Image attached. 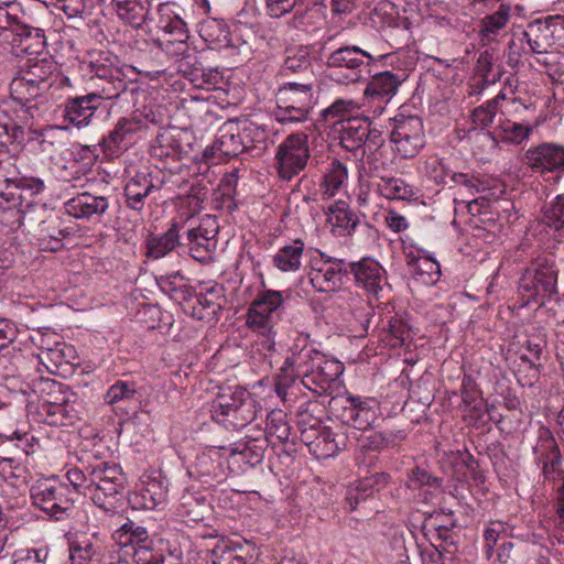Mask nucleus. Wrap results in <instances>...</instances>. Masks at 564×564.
<instances>
[{
    "label": "nucleus",
    "mask_w": 564,
    "mask_h": 564,
    "mask_svg": "<svg viewBox=\"0 0 564 564\" xmlns=\"http://www.w3.org/2000/svg\"><path fill=\"white\" fill-rule=\"evenodd\" d=\"M343 365L328 359L308 343L307 336L300 335L290 348V355L275 379V392L284 401L296 397L300 386L316 395L328 393L332 384L343 373Z\"/></svg>",
    "instance_id": "obj_1"
},
{
    "label": "nucleus",
    "mask_w": 564,
    "mask_h": 564,
    "mask_svg": "<svg viewBox=\"0 0 564 564\" xmlns=\"http://www.w3.org/2000/svg\"><path fill=\"white\" fill-rule=\"evenodd\" d=\"M262 286L246 312L245 324L249 330L259 336L258 345L261 346L264 356H268L275 352V325L280 319L281 308L289 296V291L267 289L264 283Z\"/></svg>",
    "instance_id": "obj_2"
},
{
    "label": "nucleus",
    "mask_w": 564,
    "mask_h": 564,
    "mask_svg": "<svg viewBox=\"0 0 564 564\" xmlns=\"http://www.w3.org/2000/svg\"><path fill=\"white\" fill-rule=\"evenodd\" d=\"M212 417L226 429H241L257 416L256 402L248 390L220 388L210 405Z\"/></svg>",
    "instance_id": "obj_3"
},
{
    "label": "nucleus",
    "mask_w": 564,
    "mask_h": 564,
    "mask_svg": "<svg viewBox=\"0 0 564 564\" xmlns=\"http://www.w3.org/2000/svg\"><path fill=\"white\" fill-rule=\"evenodd\" d=\"M82 69L106 99L118 98L127 89L122 65L109 51H93L82 62Z\"/></svg>",
    "instance_id": "obj_4"
},
{
    "label": "nucleus",
    "mask_w": 564,
    "mask_h": 564,
    "mask_svg": "<svg viewBox=\"0 0 564 564\" xmlns=\"http://www.w3.org/2000/svg\"><path fill=\"white\" fill-rule=\"evenodd\" d=\"M90 488L86 492L98 508L115 512L124 500L126 479L117 464L99 462L91 465Z\"/></svg>",
    "instance_id": "obj_5"
},
{
    "label": "nucleus",
    "mask_w": 564,
    "mask_h": 564,
    "mask_svg": "<svg viewBox=\"0 0 564 564\" xmlns=\"http://www.w3.org/2000/svg\"><path fill=\"white\" fill-rule=\"evenodd\" d=\"M161 122L162 113L159 109L151 105L144 106L142 109H135L130 117L120 118L113 129L101 139L99 145L105 155L120 156L132 143L135 134Z\"/></svg>",
    "instance_id": "obj_6"
},
{
    "label": "nucleus",
    "mask_w": 564,
    "mask_h": 564,
    "mask_svg": "<svg viewBox=\"0 0 564 564\" xmlns=\"http://www.w3.org/2000/svg\"><path fill=\"white\" fill-rule=\"evenodd\" d=\"M176 4L166 2L158 8L156 29L163 32L162 37L153 40L154 45L172 58H185L189 53L187 42L189 35L186 23L175 10Z\"/></svg>",
    "instance_id": "obj_7"
},
{
    "label": "nucleus",
    "mask_w": 564,
    "mask_h": 564,
    "mask_svg": "<svg viewBox=\"0 0 564 564\" xmlns=\"http://www.w3.org/2000/svg\"><path fill=\"white\" fill-rule=\"evenodd\" d=\"M389 56V54H384L375 57L359 46L348 45L332 52L327 56L326 65L332 72L330 77L333 79L348 84L358 82L364 70L370 72V65Z\"/></svg>",
    "instance_id": "obj_8"
},
{
    "label": "nucleus",
    "mask_w": 564,
    "mask_h": 564,
    "mask_svg": "<svg viewBox=\"0 0 564 564\" xmlns=\"http://www.w3.org/2000/svg\"><path fill=\"white\" fill-rule=\"evenodd\" d=\"M122 555L135 564H163V554L148 530L133 521L123 523L113 534Z\"/></svg>",
    "instance_id": "obj_9"
},
{
    "label": "nucleus",
    "mask_w": 564,
    "mask_h": 564,
    "mask_svg": "<svg viewBox=\"0 0 564 564\" xmlns=\"http://www.w3.org/2000/svg\"><path fill=\"white\" fill-rule=\"evenodd\" d=\"M311 158L308 135L296 132L288 135L276 148L274 160L279 178L290 182L307 166Z\"/></svg>",
    "instance_id": "obj_10"
},
{
    "label": "nucleus",
    "mask_w": 564,
    "mask_h": 564,
    "mask_svg": "<svg viewBox=\"0 0 564 564\" xmlns=\"http://www.w3.org/2000/svg\"><path fill=\"white\" fill-rule=\"evenodd\" d=\"M31 499L35 507L56 520L68 517L74 507L68 486L58 480L37 481L31 487Z\"/></svg>",
    "instance_id": "obj_11"
},
{
    "label": "nucleus",
    "mask_w": 564,
    "mask_h": 564,
    "mask_svg": "<svg viewBox=\"0 0 564 564\" xmlns=\"http://www.w3.org/2000/svg\"><path fill=\"white\" fill-rule=\"evenodd\" d=\"M319 253L321 258H313L310 261L308 281L318 293L336 292L344 284L347 274L346 262L324 252Z\"/></svg>",
    "instance_id": "obj_12"
},
{
    "label": "nucleus",
    "mask_w": 564,
    "mask_h": 564,
    "mask_svg": "<svg viewBox=\"0 0 564 564\" xmlns=\"http://www.w3.org/2000/svg\"><path fill=\"white\" fill-rule=\"evenodd\" d=\"M391 141L402 158H413L424 145L423 122L414 115L398 113L393 118Z\"/></svg>",
    "instance_id": "obj_13"
},
{
    "label": "nucleus",
    "mask_w": 564,
    "mask_h": 564,
    "mask_svg": "<svg viewBox=\"0 0 564 564\" xmlns=\"http://www.w3.org/2000/svg\"><path fill=\"white\" fill-rule=\"evenodd\" d=\"M557 270L552 260H538L522 274L519 288L531 299H546L556 293Z\"/></svg>",
    "instance_id": "obj_14"
},
{
    "label": "nucleus",
    "mask_w": 564,
    "mask_h": 564,
    "mask_svg": "<svg viewBox=\"0 0 564 564\" xmlns=\"http://www.w3.org/2000/svg\"><path fill=\"white\" fill-rule=\"evenodd\" d=\"M522 163L535 174L550 173L558 178L564 175V145L543 142L531 147L524 152Z\"/></svg>",
    "instance_id": "obj_15"
},
{
    "label": "nucleus",
    "mask_w": 564,
    "mask_h": 564,
    "mask_svg": "<svg viewBox=\"0 0 564 564\" xmlns=\"http://www.w3.org/2000/svg\"><path fill=\"white\" fill-rule=\"evenodd\" d=\"M218 226L216 219L204 217L197 227L187 230L189 253L198 262H207L212 259L217 245Z\"/></svg>",
    "instance_id": "obj_16"
},
{
    "label": "nucleus",
    "mask_w": 564,
    "mask_h": 564,
    "mask_svg": "<svg viewBox=\"0 0 564 564\" xmlns=\"http://www.w3.org/2000/svg\"><path fill=\"white\" fill-rule=\"evenodd\" d=\"M45 188L43 180L37 177H21L9 180L0 173V198L6 203L24 206L26 202H34L33 197Z\"/></svg>",
    "instance_id": "obj_17"
},
{
    "label": "nucleus",
    "mask_w": 564,
    "mask_h": 564,
    "mask_svg": "<svg viewBox=\"0 0 564 564\" xmlns=\"http://www.w3.org/2000/svg\"><path fill=\"white\" fill-rule=\"evenodd\" d=\"M165 185V178L153 173H137L124 186V197L127 207L141 212L145 206V199L154 191L161 189Z\"/></svg>",
    "instance_id": "obj_18"
},
{
    "label": "nucleus",
    "mask_w": 564,
    "mask_h": 564,
    "mask_svg": "<svg viewBox=\"0 0 564 564\" xmlns=\"http://www.w3.org/2000/svg\"><path fill=\"white\" fill-rule=\"evenodd\" d=\"M349 269L356 284L373 296L378 297L383 288L388 285L386 270L375 259L362 258L357 262H350Z\"/></svg>",
    "instance_id": "obj_19"
},
{
    "label": "nucleus",
    "mask_w": 564,
    "mask_h": 564,
    "mask_svg": "<svg viewBox=\"0 0 564 564\" xmlns=\"http://www.w3.org/2000/svg\"><path fill=\"white\" fill-rule=\"evenodd\" d=\"M247 151V145L242 143L238 120H228L219 129L213 145L205 150L207 158L219 155L221 158H236Z\"/></svg>",
    "instance_id": "obj_20"
},
{
    "label": "nucleus",
    "mask_w": 564,
    "mask_h": 564,
    "mask_svg": "<svg viewBox=\"0 0 564 564\" xmlns=\"http://www.w3.org/2000/svg\"><path fill=\"white\" fill-rule=\"evenodd\" d=\"M104 99L106 97L96 91L69 98L64 106V119L79 129L87 127Z\"/></svg>",
    "instance_id": "obj_21"
},
{
    "label": "nucleus",
    "mask_w": 564,
    "mask_h": 564,
    "mask_svg": "<svg viewBox=\"0 0 564 564\" xmlns=\"http://www.w3.org/2000/svg\"><path fill=\"white\" fill-rule=\"evenodd\" d=\"M32 390L41 399L40 410L58 404L76 403L77 394L67 386L51 378L39 377L32 381Z\"/></svg>",
    "instance_id": "obj_22"
},
{
    "label": "nucleus",
    "mask_w": 564,
    "mask_h": 564,
    "mask_svg": "<svg viewBox=\"0 0 564 564\" xmlns=\"http://www.w3.org/2000/svg\"><path fill=\"white\" fill-rule=\"evenodd\" d=\"M302 442L317 459L334 457L340 452L341 446L345 445L343 437L338 441L334 432L324 425L316 432L310 430L304 432Z\"/></svg>",
    "instance_id": "obj_23"
},
{
    "label": "nucleus",
    "mask_w": 564,
    "mask_h": 564,
    "mask_svg": "<svg viewBox=\"0 0 564 564\" xmlns=\"http://www.w3.org/2000/svg\"><path fill=\"white\" fill-rule=\"evenodd\" d=\"M183 132L176 128L163 129L150 144V155L156 160L178 161L186 151L182 144Z\"/></svg>",
    "instance_id": "obj_24"
},
{
    "label": "nucleus",
    "mask_w": 564,
    "mask_h": 564,
    "mask_svg": "<svg viewBox=\"0 0 564 564\" xmlns=\"http://www.w3.org/2000/svg\"><path fill=\"white\" fill-rule=\"evenodd\" d=\"M67 214L79 219L101 217L109 208V198L102 195H93L88 192L78 194L65 204Z\"/></svg>",
    "instance_id": "obj_25"
},
{
    "label": "nucleus",
    "mask_w": 564,
    "mask_h": 564,
    "mask_svg": "<svg viewBox=\"0 0 564 564\" xmlns=\"http://www.w3.org/2000/svg\"><path fill=\"white\" fill-rule=\"evenodd\" d=\"M167 482L161 475H143L134 495L140 508L153 510L165 501Z\"/></svg>",
    "instance_id": "obj_26"
},
{
    "label": "nucleus",
    "mask_w": 564,
    "mask_h": 564,
    "mask_svg": "<svg viewBox=\"0 0 564 564\" xmlns=\"http://www.w3.org/2000/svg\"><path fill=\"white\" fill-rule=\"evenodd\" d=\"M554 17L550 15L544 20H534L530 22L522 32V36L529 44L531 51L535 54L547 53L555 44V33L553 32Z\"/></svg>",
    "instance_id": "obj_27"
},
{
    "label": "nucleus",
    "mask_w": 564,
    "mask_h": 564,
    "mask_svg": "<svg viewBox=\"0 0 564 564\" xmlns=\"http://www.w3.org/2000/svg\"><path fill=\"white\" fill-rule=\"evenodd\" d=\"M224 303V288L219 284H214L196 296L195 303L191 306V314L199 321H214L217 319Z\"/></svg>",
    "instance_id": "obj_28"
},
{
    "label": "nucleus",
    "mask_w": 564,
    "mask_h": 564,
    "mask_svg": "<svg viewBox=\"0 0 564 564\" xmlns=\"http://www.w3.org/2000/svg\"><path fill=\"white\" fill-rule=\"evenodd\" d=\"M276 102L289 104L312 110L315 105L314 82H289L276 93Z\"/></svg>",
    "instance_id": "obj_29"
},
{
    "label": "nucleus",
    "mask_w": 564,
    "mask_h": 564,
    "mask_svg": "<svg viewBox=\"0 0 564 564\" xmlns=\"http://www.w3.org/2000/svg\"><path fill=\"white\" fill-rule=\"evenodd\" d=\"M347 404L343 409L341 419L347 425L359 431L369 429L376 421V410L368 401L361 400L359 397H349Z\"/></svg>",
    "instance_id": "obj_30"
},
{
    "label": "nucleus",
    "mask_w": 564,
    "mask_h": 564,
    "mask_svg": "<svg viewBox=\"0 0 564 564\" xmlns=\"http://www.w3.org/2000/svg\"><path fill=\"white\" fill-rule=\"evenodd\" d=\"M533 453L535 462L542 466L545 477H550L560 470L561 453L555 438L549 431H544L539 436Z\"/></svg>",
    "instance_id": "obj_31"
},
{
    "label": "nucleus",
    "mask_w": 564,
    "mask_h": 564,
    "mask_svg": "<svg viewBox=\"0 0 564 564\" xmlns=\"http://www.w3.org/2000/svg\"><path fill=\"white\" fill-rule=\"evenodd\" d=\"M404 79L403 73L390 70L377 73L368 83L365 95L373 99L389 101L398 93Z\"/></svg>",
    "instance_id": "obj_32"
},
{
    "label": "nucleus",
    "mask_w": 564,
    "mask_h": 564,
    "mask_svg": "<svg viewBox=\"0 0 564 564\" xmlns=\"http://www.w3.org/2000/svg\"><path fill=\"white\" fill-rule=\"evenodd\" d=\"M210 512V503L197 491L185 490L180 499L177 513L185 522L204 521Z\"/></svg>",
    "instance_id": "obj_33"
},
{
    "label": "nucleus",
    "mask_w": 564,
    "mask_h": 564,
    "mask_svg": "<svg viewBox=\"0 0 564 564\" xmlns=\"http://www.w3.org/2000/svg\"><path fill=\"white\" fill-rule=\"evenodd\" d=\"M327 223L340 234L351 236L360 224L359 216L354 212L345 200H336L330 204L326 212Z\"/></svg>",
    "instance_id": "obj_34"
},
{
    "label": "nucleus",
    "mask_w": 564,
    "mask_h": 564,
    "mask_svg": "<svg viewBox=\"0 0 564 564\" xmlns=\"http://www.w3.org/2000/svg\"><path fill=\"white\" fill-rule=\"evenodd\" d=\"M20 72L42 84V87L51 88L57 80H68L58 73L54 62L47 58H29Z\"/></svg>",
    "instance_id": "obj_35"
},
{
    "label": "nucleus",
    "mask_w": 564,
    "mask_h": 564,
    "mask_svg": "<svg viewBox=\"0 0 564 564\" xmlns=\"http://www.w3.org/2000/svg\"><path fill=\"white\" fill-rule=\"evenodd\" d=\"M344 299L349 301L346 319L349 323L350 329L359 335L367 333L373 315V308L370 303L352 293H348Z\"/></svg>",
    "instance_id": "obj_36"
},
{
    "label": "nucleus",
    "mask_w": 564,
    "mask_h": 564,
    "mask_svg": "<svg viewBox=\"0 0 564 564\" xmlns=\"http://www.w3.org/2000/svg\"><path fill=\"white\" fill-rule=\"evenodd\" d=\"M348 169L337 159H333L325 167L319 183V193L323 199H330L347 183Z\"/></svg>",
    "instance_id": "obj_37"
},
{
    "label": "nucleus",
    "mask_w": 564,
    "mask_h": 564,
    "mask_svg": "<svg viewBox=\"0 0 564 564\" xmlns=\"http://www.w3.org/2000/svg\"><path fill=\"white\" fill-rule=\"evenodd\" d=\"M305 242L297 238L281 247L272 257V264L281 272H296L302 267Z\"/></svg>",
    "instance_id": "obj_38"
},
{
    "label": "nucleus",
    "mask_w": 564,
    "mask_h": 564,
    "mask_svg": "<svg viewBox=\"0 0 564 564\" xmlns=\"http://www.w3.org/2000/svg\"><path fill=\"white\" fill-rule=\"evenodd\" d=\"M17 446L19 448L13 455H0V476L6 481L26 479V463L31 452L26 447Z\"/></svg>",
    "instance_id": "obj_39"
},
{
    "label": "nucleus",
    "mask_w": 564,
    "mask_h": 564,
    "mask_svg": "<svg viewBox=\"0 0 564 564\" xmlns=\"http://www.w3.org/2000/svg\"><path fill=\"white\" fill-rule=\"evenodd\" d=\"M80 408L82 404L78 399L76 403L58 404L46 410H40L39 413L48 425L72 426L79 420Z\"/></svg>",
    "instance_id": "obj_40"
},
{
    "label": "nucleus",
    "mask_w": 564,
    "mask_h": 564,
    "mask_svg": "<svg viewBox=\"0 0 564 564\" xmlns=\"http://www.w3.org/2000/svg\"><path fill=\"white\" fill-rule=\"evenodd\" d=\"M48 89V87H42V84L20 70L10 84L11 96L21 104L36 99Z\"/></svg>",
    "instance_id": "obj_41"
},
{
    "label": "nucleus",
    "mask_w": 564,
    "mask_h": 564,
    "mask_svg": "<svg viewBox=\"0 0 564 564\" xmlns=\"http://www.w3.org/2000/svg\"><path fill=\"white\" fill-rule=\"evenodd\" d=\"M180 226L172 224L169 230L162 235L151 236L147 242V254L153 259H160L178 246Z\"/></svg>",
    "instance_id": "obj_42"
},
{
    "label": "nucleus",
    "mask_w": 564,
    "mask_h": 564,
    "mask_svg": "<svg viewBox=\"0 0 564 564\" xmlns=\"http://www.w3.org/2000/svg\"><path fill=\"white\" fill-rule=\"evenodd\" d=\"M366 118H347L346 124L340 132V145L349 151L356 152L365 145Z\"/></svg>",
    "instance_id": "obj_43"
},
{
    "label": "nucleus",
    "mask_w": 564,
    "mask_h": 564,
    "mask_svg": "<svg viewBox=\"0 0 564 564\" xmlns=\"http://www.w3.org/2000/svg\"><path fill=\"white\" fill-rule=\"evenodd\" d=\"M511 17V6L501 3L498 10L486 15L480 22L479 35L482 41L491 42L495 36L509 22Z\"/></svg>",
    "instance_id": "obj_44"
},
{
    "label": "nucleus",
    "mask_w": 564,
    "mask_h": 564,
    "mask_svg": "<svg viewBox=\"0 0 564 564\" xmlns=\"http://www.w3.org/2000/svg\"><path fill=\"white\" fill-rule=\"evenodd\" d=\"M58 219L44 220L37 230V243L41 250L57 252L63 249V230L59 229Z\"/></svg>",
    "instance_id": "obj_45"
},
{
    "label": "nucleus",
    "mask_w": 564,
    "mask_h": 564,
    "mask_svg": "<svg viewBox=\"0 0 564 564\" xmlns=\"http://www.w3.org/2000/svg\"><path fill=\"white\" fill-rule=\"evenodd\" d=\"M532 128L511 120L503 121L495 131V135L488 132L485 135L496 142L500 139L503 142L520 144L531 134Z\"/></svg>",
    "instance_id": "obj_46"
},
{
    "label": "nucleus",
    "mask_w": 564,
    "mask_h": 564,
    "mask_svg": "<svg viewBox=\"0 0 564 564\" xmlns=\"http://www.w3.org/2000/svg\"><path fill=\"white\" fill-rule=\"evenodd\" d=\"M99 545L90 538L77 539L69 543V564H89L96 556H99Z\"/></svg>",
    "instance_id": "obj_47"
},
{
    "label": "nucleus",
    "mask_w": 564,
    "mask_h": 564,
    "mask_svg": "<svg viewBox=\"0 0 564 564\" xmlns=\"http://www.w3.org/2000/svg\"><path fill=\"white\" fill-rule=\"evenodd\" d=\"M377 479H381L386 482L388 475L376 474L372 477L358 481L356 486L348 488L346 494V503L348 505L349 511H354L360 501H366L373 495V485L377 482Z\"/></svg>",
    "instance_id": "obj_48"
},
{
    "label": "nucleus",
    "mask_w": 564,
    "mask_h": 564,
    "mask_svg": "<svg viewBox=\"0 0 564 564\" xmlns=\"http://www.w3.org/2000/svg\"><path fill=\"white\" fill-rule=\"evenodd\" d=\"M36 206L35 202H26L24 206H20L0 198V221L7 227L18 228L24 223L28 213Z\"/></svg>",
    "instance_id": "obj_49"
},
{
    "label": "nucleus",
    "mask_w": 564,
    "mask_h": 564,
    "mask_svg": "<svg viewBox=\"0 0 564 564\" xmlns=\"http://www.w3.org/2000/svg\"><path fill=\"white\" fill-rule=\"evenodd\" d=\"M269 442L268 437L263 436L256 438L248 437L243 442L237 444L234 452H239L246 463L251 466H256L262 462Z\"/></svg>",
    "instance_id": "obj_50"
},
{
    "label": "nucleus",
    "mask_w": 564,
    "mask_h": 564,
    "mask_svg": "<svg viewBox=\"0 0 564 564\" xmlns=\"http://www.w3.org/2000/svg\"><path fill=\"white\" fill-rule=\"evenodd\" d=\"M149 7V0H134L130 1L129 4L116 7V10L121 20L133 28H140L147 21Z\"/></svg>",
    "instance_id": "obj_51"
},
{
    "label": "nucleus",
    "mask_w": 564,
    "mask_h": 564,
    "mask_svg": "<svg viewBox=\"0 0 564 564\" xmlns=\"http://www.w3.org/2000/svg\"><path fill=\"white\" fill-rule=\"evenodd\" d=\"M377 192L388 199H406L413 195V188L399 177H381Z\"/></svg>",
    "instance_id": "obj_52"
},
{
    "label": "nucleus",
    "mask_w": 564,
    "mask_h": 564,
    "mask_svg": "<svg viewBox=\"0 0 564 564\" xmlns=\"http://www.w3.org/2000/svg\"><path fill=\"white\" fill-rule=\"evenodd\" d=\"M410 272L424 284H434L441 276L440 263L430 256L424 254Z\"/></svg>",
    "instance_id": "obj_53"
},
{
    "label": "nucleus",
    "mask_w": 564,
    "mask_h": 564,
    "mask_svg": "<svg viewBox=\"0 0 564 564\" xmlns=\"http://www.w3.org/2000/svg\"><path fill=\"white\" fill-rule=\"evenodd\" d=\"M291 434V427L286 414L281 411H272L267 416V434L264 437H275L280 443H285Z\"/></svg>",
    "instance_id": "obj_54"
},
{
    "label": "nucleus",
    "mask_w": 564,
    "mask_h": 564,
    "mask_svg": "<svg viewBox=\"0 0 564 564\" xmlns=\"http://www.w3.org/2000/svg\"><path fill=\"white\" fill-rule=\"evenodd\" d=\"M160 289L175 300L189 301L191 293L185 283L184 276L178 272L161 276L158 281Z\"/></svg>",
    "instance_id": "obj_55"
},
{
    "label": "nucleus",
    "mask_w": 564,
    "mask_h": 564,
    "mask_svg": "<svg viewBox=\"0 0 564 564\" xmlns=\"http://www.w3.org/2000/svg\"><path fill=\"white\" fill-rule=\"evenodd\" d=\"M283 73H310L312 74V63L310 52L306 47H300L290 52L283 64Z\"/></svg>",
    "instance_id": "obj_56"
},
{
    "label": "nucleus",
    "mask_w": 564,
    "mask_h": 564,
    "mask_svg": "<svg viewBox=\"0 0 564 564\" xmlns=\"http://www.w3.org/2000/svg\"><path fill=\"white\" fill-rule=\"evenodd\" d=\"M503 98L505 95L499 94L484 105L475 108L471 112L473 123L481 129L489 127L494 122V118L497 113L498 101Z\"/></svg>",
    "instance_id": "obj_57"
},
{
    "label": "nucleus",
    "mask_w": 564,
    "mask_h": 564,
    "mask_svg": "<svg viewBox=\"0 0 564 564\" xmlns=\"http://www.w3.org/2000/svg\"><path fill=\"white\" fill-rule=\"evenodd\" d=\"M137 394V386L134 381L118 380L113 383L105 394V402L116 404L123 400L134 399Z\"/></svg>",
    "instance_id": "obj_58"
},
{
    "label": "nucleus",
    "mask_w": 564,
    "mask_h": 564,
    "mask_svg": "<svg viewBox=\"0 0 564 564\" xmlns=\"http://www.w3.org/2000/svg\"><path fill=\"white\" fill-rule=\"evenodd\" d=\"M274 112L275 119L281 123H301L308 119L311 110L299 108L297 106L276 102Z\"/></svg>",
    "instance_id": "obj_59"
},
{
    "label": "nucleus",
    "mask_w": 564,
    "mask_h": 564,
    "mask_svg": "<svg viewBox=\"0 0 564 564\" xmlns=\"http://www.w3.org/2000/svg\"><path fill=\"white\" fill-rule=\"evenodd\" d=\"M358 109V105L352 99H336L329 107L322 111V116L328 120H344L349 117L355 110Z\"/></svg>",
    "instance_id": "obj_60"
},
{
    "label": "nucleus",
    "mask_w": 564,
    "mask_h": 564,
    "mask_svg": "<svg viewBox=\"0 0 564 564\" xmlns=\"http://www.w3.org/2000/svg\"><path fill=\"white\" fill-rule=\"evenodd\" d=\"M214 564H247L242 546H218L214 550Z\"/></svg>",
    "instance_id": "obj_61"
},
{
    "label": "nucleus",
    "mask_w": 564,
    "mask_h": 564,
    "mask_svg": "<svg viewBox=\"0 0 564 564\" xmlns=\"http://www.w3.org/2000/svg\"><path fill=\"white\" fill-rule=\"evenodd\" d=\"M441 480L432 476L425 468L415 467L408 476V487L412 490H419L424 487L437 488Z\"/></svg>",
    "instance_id": "obj_62"
},
{
    "label": "nucleus",
    "mask_w": 564,
    "mask_h": 564,
    "mask_svg": "<svg viewBox=\"0 0 564 564\" xmlns=\"http://www.w3.org/2000/svg\"><path fill=\"white\" fill-rule=\"evenodd\" d=\"M425 173L436 184H446L451 175L445 162L437 156H431L426 160Z\"/></svg>",
    "instance_id": "obj_63"
},
{
    "label": "nucleus",
    "mask_w": 564,
    "mask_h": 564,
    "mask_svg": "<svg viewBox=\"0 0 564 564\" xmlns=\"http://www.w3.org/2000/svg\"><path fill=\"white\" fill-rule=\"evenodd\" d=\"M544 221L555 230L564 228V194L558 195L551 206L545 209Z\"/></svg>",
    "instance_id": "obj_64"
}]
</instances>
